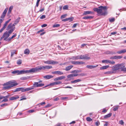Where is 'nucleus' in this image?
<instances>
[{
	"label": "nucleus",
	"mask_w": 126,
	"mask_h": 126,
	"mask_svg": "<svg viewBox=\"0 0 126 126\" xmlns=\"http://www.w3.org/2000/svg\"><path fill=\"white\" fill-rule=\"evenodd\" d=\"M107 9V8L106 6H101L98 7V8H94V10L98 14H101V15L105 16L107 15V14L106 11Z\"/></svg>",
	"instance_id": "nucleus-1"
},
{
	"label": "nucleus",
	"mask_w": 126,
	"mask_h": 126,
	"mask_svg": "<svg viewBox=\"0 0 126 126\" xmlns=\"http://www.w3.org/2000/svg\"><path fill=\"white\" fill-rule=\"evenodd\" d=\"M18 84L16 83L15 80H12L9 81L3 84V86H5L3 89L5 90L9 89L11 87L17 85Z\"/></svg>",
	"instance_id": "nucleus-2"
},
{
	"label": "nucleus",
	"mask_w": 126,
	"mask_h": 126,
	"mask_svg": "<svg viewBox=\"0 0 126 126\" xmlns=\"http://www.w3.org/2000/svg\"><path fill=\"white\" fill-rule=\"evenodd\" d=\"M125 63H123L113 66L112 67V68L113 71H116L120 69L121 71L126 72V67H125Z\"/></svg>",
	"instance_id": "nucleus-3"
},
{
	"label": "nucleus",
	"mask_w": 126,
	"mask_h": 126,
	"mask_svg": "<svg viewBox=\"0 0 126 126\" xmlns=\"http://www.w3.org/2000/svg\"><path fill=\"white\" fill-rule=\"evenodd\" d=\"M39 66L38 67H36L35 68H32L29 70H24V74L30 73H34L37 71L40 70Z\"/></svg>",
	"instance_id": "nucleus-4"
},
{
	"label": "nucleus",
	"mask_w": 126,
	"mask_h": 126,
	"mask_svg": "<svg viewBox=\"0 0 126 126\" xmlns=\"http://www.w3.org/2000/svg\"><path fill=\"white\" fill-rule=\"evenodd\" d=\"M44 62L45 63L48 64H55L58 63V62L53 60L47 61H44Z\"/></svg>",
	"instance_id": "nucleus-5"
},
{
	"label": "nucleus",
	"mask_w": 126,
	"mask_h": 126,
	"mask_svg": "<svg viewBox=\"0 0 126 126\" xmlns=\"http://www.w3.org/2000/svg\"><path fill=\"white\" fill-rule=\"evenodd\" d=\"M11 73L12 74H17V75H19L24 74V71L23 70L20 71L19 70H14L12 71Z\"/></svg>",
	"instance_id": "nucleus-6"
},
{
	"label": "nucleus",
	"mask_w": 126,
	"mask_h": 126,
	"mask_svg": "<svg viewBox=\"0 0 126 126\" xmlns=\"http://www.w3.org/2000/svg\"><path fill=\"white\" fill-rule=\"evenodd\" d=\"M79 59L83 60H86L90 59V58L88 57V55L85 54L84 55H81L79 56Z\"/></svg>",
	"instance_id": "nucleus-7"
},
{
	"label": "nucleus",
	"mask_w": 126,
	"mask_h": 126,
	"mask_svg": "<svg viewBox=\"0 0 126 126\" xmlns=\"http://www.w3.org/2000/svg\"><path fill=\"white\" fill-rule=\"evenodd\" d=\"M52 66H39L40 70H44L45 69H50L52 68Z\"/></svg>",
	"instance_id": "nucleus-8"
},
{
	"label": "nucleus",
	"mask_w": 126,
	"mask_h": 126,
	"mask_svg": "<svg viewBox=\"0 0 126 126\" xmlns=\"http://www.w3.org/2000/svg\"><path fill=\"white\" fill-rule=\"evenodd\" d=\"M3 36L4 37V40L7 41V39L9 36L10 34L7 31H6L4 33Z\"/></svg>",
	"instance_id": "nucleus-9"
},
{
	"label": "nucleus",
	"mask_w": 126,
	"mask_h": 126,
	"mask_svg": "<svg viewBox=\"0 0 126 126\" xmlns=\"http://www.w3.org/2000/svg\"><path fill=\"white\" fill-rule=\"evenodd\" d=\"M102 63H109L112 64H114L115 63V62L113 61H111L108 60H102Z\"/></svg>",
	"instance_id": "nucleus-10"
},
{
	"label": "nucleus",
	"mask_w": 126,
	"mask_h": 126,
	"mask_svg": "<svg viewBox=\"0 0 126 126\" xmlns=\"http://www.w3.org/2000/svg\"><path fill=\"white\" fill-rule=\"evenodd\" d=\"M72 64L75 65H79L80 64H83L85 63L82 61H72L71 62Z\"/></svg>",
	"instance_id": "nucleus-11"
},
{
	"label": "nucleus",
	"mask_w": 126,
	"mask_h": 126,
	"mask_svg": "<svg viewBox=\"0 0 126 126\" xmlns=\"http://www.w3.org/2000/svg\"><path fill=\"white\" fill-rule=\"evenodd\" d=\"M65 78V76H62L55 78L54 79V81H57L59 80H61Z\"/></svg>",
	"instance_id": "nucleus-12"
},
{
	"label": "nucleus",
	"mask_w": 126,
	"mask_h": 126,
	"mask_svg": "<svg viewBox=\"0 0 126 126\" xmlns=\"http://www.w3.org/2000/svg\"><path fill=\"white\" fill-rule=\"evenodd\" d=\"M123 57L122 56H115L110 57V59H121Z\"/></svg>",
	"instance_id": "nucleus-13"
},
{
	"label": "nucleus",
	"mask_w": 126,
	"mask_h": 126,
	"mask_svg": "<svg viewBox=\"0 0 126 126\" xmlns=\"http://www.w3.org/2000/svg\"><path fill=\"white\" fill-rule=\"evenodd\" d=\"M52 73L54 74H55L59 75H62L63 74V73L62 71H57L53 72Z\"/></svg>",
	"instance_id": "nucleus-14"
},
{
	"label": "nucleus",
	"mask_w": 126,
	"mask_h": 126,
	"mask_svg": "<svg viewBox=\"0 0 126 126\" xmlns=\"http://www.w3.org/2000/svg\"><path fill=\"white\" fill-rule=\"evenodd\" d=\"M98 66V65H87L86 66V67L88 69H92L97 67Z\"/></svg>",
	"instance_id": "nucleus-15"
},
{
	"label": "nucleus",
	"mask_w": 126,
	"mask_h": 126,
	"mask_svg": "<svg viewBox=\"0 0 126 126\" xmlns=\"http://www.w3.org/2000/svg\"><path fill=\"white\" fill-rule=\"evenodd\" d=\"M73 66L72 65L68 66L65 67L64 70L66 71H69L73 67Z\"/></svg>",
	"instance_id": "nucleus-16"
},
{
	"label": "nucleus",
	"mask_w": 126,
	"mask_h": 126,
	"mask_svg": "<svg viewBox=\"0 0 126 126\" xmlns=\"http://www.w3.org/2000/svg\"><path fill=\"white\" fill-rule=\"evenodd\" d=\"M16 50L15 49L12 50L11 52V57H12L14 54H17V52H16Z\"/></svg>",
	"instance_id": "nucleus-17"
},
{
	"label": "nucleus",
	"mask_w": 126,
	"mask_h": 126,
	"mask_svg": "<svg viewBox=\"0 0 126 126\" xmlns=\"http://www.w3.org/2000/svg\"><path fill=\"white\" fill-rule=\"evenodd\" d=\"M19 97L18 95L15 96H12L10 98L9 100L12 101L16 100Z\"/></svg>",
	"instance_id": "nucleus-18"
},
{
	"label": "nucleus",
	"mask_w": 126,
	"mask_h": 126,
	"mask_svg": "<svg viewBox=\"0 0 126 126\" xmlns=\"http://www.w3.org/2000/svg\"><path fill=\"white\" fill-rule=\"evenodd\" d=\"M53 76L52 75H47L44 76L43 78L47 79H49L53 78Z\"/></svg>",
	"instance_id": "nucleus-19"
},
{
	"label": "nucleus",
	"mask_w": 126,
	"mask_h": 126,
	"mask_svg": "<svg viewBox=\"0 0 126 126\" xmlns=\"http://www.w3.org/2000/svg\"><path fill=\"white\" fill-rule=\"evenodd\" d=\"M93 12L90 11H86L84 12L83 14V15H86L88 14H92Z\"/></svg>",
	"instance_id": "nucleus-20"
},
{
	"label": "nucleus",
	"mask_w": 126,
	"mask_h": 126,
	"mask_svg": "<svg viewBox=\"0 0 126 126\" xmlns=\"http://www.w3.org/2000/svg\"><path fill=\"white\" fill-rule=\"evenodd\" d=\"M126 52V49H124L123 50L118 51L117 52V53L119 54H121L125 53Z\"/></svg>",
	"instance_id": "nucleus-21"
},
{
	"label": "nucleus",
	"mask_w": 126,
	"mask_h": 126,
	"mask_svg": "<svg viewBox=\"0 0 126 126\" xmlns=\"http://www.w3.org/2000/svg\"><path fill=\"white\" fill-rule=\"evenodd\" d=\"M112 113H109L108 114L104 116L103 119H106L107 118H108L110 117Z\"/></svg>",
	"instance_id": "nucleus-22"
},
{
	"label": "nucleus",
	"mask_w": 126,
	"mask_h": 126,
	"mask_svg": "<svg viewBox=\"0 0 126 126\" xmlns=\"http://www.w3.org/2000/svg\"><path fill=\"white\" fill-rule=\"evenodd\" d=\"M81 81V80L80 79H76L74 81H71V83H75L79 82L80 81Z\"/></svg>",
	"instance_id": "nucleus-23"
},
{
	"label": "nucleus",
	"mask_w": 126,
	"mask_h": 126,
	"mask_svg": "<svg viewBox=\"0 0 126 126\" xmlns=\"http://www.w3.org/2000/svg\"><path fill=\"white\" fill-rule=\"evenodd\" d=\"M109 65L104 66L101 67L100 68V70L105 69H106L109 67Z\"/></svg>",
	"instance_id": "nucleus-24"
},
{
	"label": "nucleus",
	"mask_w": 126,
	"mask_h": 126,
	"mask_svg": "<svg viewBox=\"0 0 126 126\" xmlns=\"http://www.w3.org/2000/svg\"><path fill=\"white\" fill-rule=\"evenodd\" d=\"M93 17L92 16H85L82 18L83 19H91L93 18Z\"/></svg>",
	"instance_id": "nucleus-25"
},
{
	"label": "nucleus",
	"mask_w": 126,
	"mask_h": 126,
	"mask_svg": "<svg viewBox=\"0 0 126 126\" xmlns=\"http://www.w3.org/2000/svg\"><path fill=\"white\" fill-rule=\"evenodd\" d=\"M30 53V51L28 49H26L24 51V53L26 54H28Z\"/></svg>",
	"instance_id": "nucleus-26"
},
{
	"label": "nucleus",
	"mask_w": 126,
	"mask_h": 126,
	"mask_svg": "<svg viewBox=\"0 0 126 126\" xmlns=\"http://www.w3.org/2000/svg\"><path fill=\"white\" fill-rule=\"evenodd\" d=\"M71 59L72 60H78L79 59V56H73L72 57Z\"/></svg>",
	"instance_id": "nucleus-27"
},
{
	"label": "nucleus",
	"mask_w": 126,
	"mask_h": 126,
	"mask_svg": "<svg viewBox=\"0 0 126 126\" xmlns=\"http://www.w3.org/2000/svg\"><path fill=\"white\" fill-rule=\"evenodd\" d=\"M30 78V77H23L20 78L21 80H26Z\"/></svg>",
	"instance_id": "nucleus-28"
},
{
	"label": "nucleus",
	"mask_w": 126,
	"mask_h": 126,
	"mask_svg": "<svg viewBox=\"0 0 126 126\" xmlns=\"http://www.w3.org/2000/svg\"><path fill=\"white\" fill-rule=\"evenodd\" d=\"M12 27V23H11L8 25L7 28V30H8L9 29H11Z\"/></svg>",
	"instance_id": "nucleus-29"
},
{
	"label": "nucleus",
	"mask_w": 126,
	"mask_h": 126,
	"mask_svg": "<svg viewBox=\"0 0 126 126\" xmlns=\"http://www.w3.org/2000/svg\"><path fill=\"white\" fill-rule=\"evenodd\" d=\"M15 27H14V28H13L12 29H11L8 32V33H9V34H10L13 31H14L15 30Z\"/></svg>",
	"instance_id": "nucleus-30"
},
{
	"label": "nucleus",
	"mask_w": 126,
	"mask_h": 126,
	"mask_svg": "<svg viewBox=\"0 0 126 126\" xmlns=\"http://www.w3.org/2000/svg\"><path fill=\"white\" fill-rule=\"evenodd\" d=\"M33 87L28 88L25 89V91H29L30 90L33 89Z\"/></svg>",
	"instance_id": "nucleus-31"
},
{
	"label": "nucleus",
	"mask_w": 126,
	"mask_h": 126,
	"mask_svg": "<svg viewBox=\"0 0 126 126\" xmlns=\"http://www.w3.org/2000/svg\"><path fill=\"white\" fill-rule=\"evenodd\" d=\"M80 71L79 70H76L72 71L71 72V73H78L80 72Z\"/></svg>",
	"instance_id": "nucleus-32"
},
{
	"label": "nucleus",
	"mask_w": 126,
	"mask_h": 126,
	"mask_svg": "<svg viewBox=\"0 0 126 126\" xmlns=\"http://www.w3.org/2000/svg\"><path fill=\"white\" fill-rule=\"evenodd\" d=\"M54 85H55L54 82H53L52 83H51L48 84L46 86H45L44 87H46L48 86H52Z\"/></svg>",
	"instance_id": "nucleus-33"
},
{
	"label": "nucleus",
	"mask_w": 126,
	"mask_h": 126,
	"mask_svg": "<svg viewBox=\"0 0 126 126\" xmlns=\"http://www.w3.org/2000/svg\"><path fill=\"white\" fill-rule=\"evenodd\" d=\"M60 25L59 24H55L53 25V27L54 28V27H58L60 26Z\"/></svg>",
	"instance_id": "nucleus-34"
},
{
	"label": "nucleus",
	"mask_w": 126,
	"mask_h": 126,
	"mask_svg": "<svg viewBox=\"0 0 126 126\" xmlns=\"http://www.w3.org/2000/svg\"><path fill=\"white\" fill-rule=\"evenodd\" d=\"M20 19V17H18L16 20L15 22L17 24L19 22V21Z\"/></svg>",
	"instance_id": "nucleus-35"
},
{
	"label": "nucleus",
	"mask_w": 126,
	"mask_h": 126,
	"mask_svg": "<svg viewBox=\"0 0 126 126\" xmlns=\"http://www.w3.org/2000/svg\"><path fill=\"white\" fill-rule=\"evenodd\" d=\"M38 82H34L33 84V86L35 87H38L37 85H38Z\"/></svg>",
	"instance_id": "nucleus-36"
},
{
	"label": "nucleus",
	"mask_w": 126,
	"mask_h": 126,
	"mask_svg": "<svg viewBox=\"0 0 126 126\" xmlns=\"http://www.w3.org/2000/svg\"><path fill=\"white\" fill-rule=\"evenodd\" d=\"M20 88H16L14 90L13 92H15L20 91Z\"/></svg>",
	"instance_id": "nucleus-37"
},
{
	"label": "nucleus",
	"mask_w": 126,
	"mask_h": 126,
	"mask_svg": "<svg viewBox=\"0 0 126 126\" xmlns=\"http://www.w3.org/2000/svg\"><path fill=\"white\" fill-rule=\"evenodd\" d=\"M11 20V19H9L8 20L5 22V23L4 24V25H5V26H6L7 24Z\"/></svg>",
	"instance_id": "nucleus-38"
},
{
	"label": "nucleus",
	"mask_w": 126,
	"mask_h": 126,
	"mask_svg": "<svg viewBox=\"0 0 126 126\" xmlns=\"http://www.w3.org/2000/svg\"><path fill=\"white\" fill-rule=\"evenodd\" d=\"M109 20L110 22H113L115 20V18H110L109 19Z\"/></svg>",
	"instance_id": "nucleus-39"
},
{
	"label": "nucleus",
	"mask_w": 126,
	"mask_h": 126,
	"mask_svg": "<svg viewBox=\"0 0 126 126\" xmlns=\"http://www.w3.org/2000/svg\"><path fill=\"white\" fill-rule=\"evenodd\" d=\"M22 60H18L17 61V63L18 64H20L22 63Z\"/></svg>",
	"instance_id": "nucleus-40"
},
{
	"label": "nucleus",
	"mask_w": 126,
	"mask_h": 126,
	"mask_svg": "<svg viewBox=\"0 0 126 126\" xmlns=\"http://www.w3.org/2000/svg\"><path fill=\"white\" fill-rule=\"evenodd\" d=\"M55 85H58L61 84L62 83V82L60 81H57L54 82Z\"/></svg>",
	"instance_id": "nucleus-41"
},
{
	"label": "nucleus",
	"mask_w": 126,
	"mask_h": 126,
	"mask_svg": "<svg viewBox=\"0 0 126 126\" xmlns=\"http://www.w3.org/2000/svg\"><path fill=\"white\" fill-rule=\"evenodd\" d=\"M8 8H6L4 10L2 13L6 15L8 10Z\"/></svg>",
	"instance_id": "nucleus-42"
},
{
	"label": "nucleus",
	"mask_w": 126,
	"mask_h": 126,
	"mask_svg": "<svg viewBox=\"0 0 126 126\" xmlns=\"http://www.w3.org/2000/svg\"><path fill=\"white\" fill-rule=\"evenodd\" d=\"M86 120L87 121H92V119L90 117H88L86 118Z\"/></svg>",
	"instance_id": "nucleus-43"
},
{
	"label": "nucleus",
	"mask_w": 126,
	"mask_h": 126,
	"mask_svg": "<svg viewBox=\"0 0 126 126\" xmlns=\"http://www.w3.org/2000/svg\"><path fill=\"white\" fill-rule=\"evenodd\" d=\"M68 6L67 5H64L63 7V9L64 10H67Z\"/></svg>",
	"instance_id": "nucleus-44"
},
{
	"label": "nucleus",
	"mask_w": 126,
	"mask_h": 126,
	"mask_svg": "<svg viewBox=\"0 0 126 126\" xmlns=\"http://www.w3.org/2000/svg\"><path fill=\"white\" fill-rule=\"evenodd\" d=\"M5 15H6L2 13L0 17V18H1V19H4V18L5 17Z\"/></svg>",
	"instance_id": "nucleus-45"
},
{
	"label": "nucleus",
	"mask_w": 126,
	"mask_h": 126,
	"mask_svg": "<svg viewBox=\"0 0 126 126\" xmlns=\"http://www.w3.org/2000/svg\"><path fill=\"white\" fill-rule=\"evenodd\" d=\"M119 123L120 124L122 125H123L124 123L123 120H121L119 122Z\"/></svg>",
	"instance_id": "nucleus-46"
},
{
	"label": "nucleus",
	"mask_w": 126,
	"mask_h": 126,
	"mask_svg": "<svg viewBox=\"0 0 126 126\" xmlns=\"http://www.w3.org/2000/svg\"><path fill=\"white\" fill-rule=\"evenodd\" d=\"M4 99L2 101V102H6L8 101V99L6 97L3 98Z\"/></svg>",
	"instance_id": "nucleus-47"
},
{
	"label": "nucleus",
	"mask_w": 126,
	"mask_h": 126,
	"mask_svg": "<svg viewBox=\"0 0 126 126\" xmlns=\"http://www.w3.org/2000/svg\"><path fill=\"white\" fill-rule=\"evenodd\" d=\"M116 53L113 51H110V53H109V54L113 55L115 54H116Z\"/></svg>",
	"instance_id": "nucleus-48"
},
{
	"label": "nucleus",
	"mask_w": 126,
	"mask_h": 126,
	"mask_svg": "<svg viewBox=\"0 0 126 126\" xmlns=\"http://www.w3.org/2000/svg\"><path fill=\"white\" fill-rule=\"evenodd\" d=\"M20 91H21L22 92H25V89L24 88H20Z\"/></svg>",
	"instance_id": "nucleus-49"
},
{
	"label": "nucleus",
	"mask_w": 126,
	"mask_h": 126,
	"mask_svg": "<svg viewBox=\"0 0 126 126\" xmlns=\"http://www.w3.org/2000/svg\"><path fill=\"white\" fill-rule=\"evenodd\" d=\"M46 18V16L45 15H43L40 17V18L41 19H44Z\"/></svg>",
	"instance_id": "nucleus-50"
},
{
	"label": "nucleus",
	"mask_w": 126,
	"mask_h": 126,
	"mask_svg": "<svg viewBox=\"0 0 126 126\" xmlns=\"http://www.w3.org/2000/svg\"><path fill=\"white\" fill-rule=\"evenodd\" d=\"M44 84L43 83H39V84L38 85H37L38 87H42L44 86Z\"/></svg>",
	"instance_id": "nucleus-51"
},
{
	"label": "nucleus",
	"mask_w": 126,
	"mask_h": 126,
	"mask_svg": "<svg viewBox=\"0 0 126 126\" xmlns=\"http://www.w3.org/2000/svg\"><path fill=\"white\" fill-rule=\"evenodd\" d=\"M72 77H73V74L69 75L67 76V77L68 78H70Z\"/></svg>",
	"instance_id": "nucleus-52"
},
{
	"label": "nucleus",
	"mask_w": 126,
	"mask_h": 126,
	"mask_svg": "<svg viewBox=\"0 0 126 126\" xmlns=\"http://www.w3.org/2000/svg\"><path fill=\"white\" fill-rule=\"evenodd\" d=\"M13 6L12 5L9 8L8 10L11 11L13 8Z\"/></svg>",
	"instance_id": "nucleus-53"
},
{
	"label": "nucleus",
	"mask_w": 126,
	"mask_h": 126,
	"mask_svg": "<svg viewBox=\"0 0 126 126\" xmlns=\"http://www.w3.org/2000/svg\"><path fill=\"white\" fill-rule=\"evenodd\" d=\"M69 19H70V18H65V19H64L63 20H62V21H67Z\"/></svg>",
	"instance_id": "nucleus-54"
},
{
	"label": "nucleus",
	"mask_w": 126,
	"mask_h": 126,
	"mask_svg": "<svg viewBox=\"0 0 126 126\" xmlns=\"http://www.w3.org/2000/svg\"><path fill=\"white\" fill-rule=\"evenodd\" d=\"M51 106V105L49 104H48L46 106H45V108H47Z\"/></svg>",
	"instance_id": "nucleus-55"
},
{
	"label": "nucleus",
	"mask_w": 126,
	"mask_h": 126,
	"mask_svg": "<svg viewBox=\"0 0 126 126\" xmlns=\"http://www.w3.org/2000/svg\"><path fill=\"white\" fill-rule=\"evenodd\" d=\"M7 104L5 103L1 105L0 106L1 107H2L5 106H7Z\"/></svg>",
	"instance_id": "nucleus-56"
},
{
	"label": "nucleus",
	"mask_w": 126,
	"mask_h": 126,
	"mask_svg": "<svg viewBox=\"0 0 126 126\" xmlns=\"http://www.w3.org/2000/svg\"><path fill=\"white\" fill-rule=\"evenodd\" d=\"M47 24H44L41 25V27L42 28L46 27L47 26Z\"/></svg>",
	"instance_id": "nucleus-57"
},
{
	"label": "nucleus",
	"mask_w": 126,
	"mask_h": 126,
	"mask_svg": "<svg viewBox=\"0 0 126 126\" xmlns=\"http://www.w3.org/2000/svg\"><path fill=\"white\" fill-rule=\"evenodd\" d=\"M4 20L3 19H0V27L1 26V23L3 22V21Z\"/></svg>",
	"instance_id": "nucleus-58"
},
{
	"label": "nucleus",
	"mask_w": 126,
	"mask_h": 126,
	"mask_svg": "<svg viewBox=\"0 0 126 126\" xmlns=\"http://www.w3.org/2000/svg\"><path fill=\"white\" fill-rule=\"evenodd\" d=\"M17 34L16 33L15 34L13 35L12 37H11V39H13V38L15 37L16 36Z\"/></svg>",
	"instance_id": "nucleus-59"
},
{
	"label": "nucleus",
	"mask_w": 126,
	"mask_h": 126,
	"mask_svg": "<svg viewBox=\"0 0 126 126\" xmlns=\"http://www.w3.org/2000/svg\"><path fill=\"white\" fill-rule=\"evenodd\" d=\"M100 124V123L99 122L97 121L95 122V125L97 126H98Z\"/></svg>",
	"instance_id": "nucleus-60"
},
{
	"label": "nucleus",
	"mask_w": 126,
	"mask_h": 126,
	"mask_svg": "<svg viewBox=\"0 0 126 126\" xmlns=\"http://www.w3.org/2000/svg\"><path fill=\"white\" fill-rule=\"evenodd\" d=\"M118 109V108L117 107H116L114 108V109H113V110L114 111H116Z\"/></svg>",
	"instance_id": "nucleus-61"
},
{
	"label": "nucleus",
	"mask_w": 126,
	"mask_h": 126,
	"mask_svg": "<svg viewBox=\"0 0 126 126\" xmlns=\"http://www.w3.org/2000/svg\"><path fill=\"white\" fill-rule=\"evenodd\" d=\"M105 123L104 124V126H107L108 125V122H105Z\"/></svg>",
	"instance_id": "nucleus-62"
},
{
	"label": "nucleus",
	"mask_w": 126,
	"mask_h": 126,
	"mask_svg": "<svg viewBox=\"0 0 126 126\" xmlns=\"http://www.w3.org/2000/svg\"><path fill=\"white\" fill-rule=\"evenodd\" d=\"M44 10V7L43 8H42L41 9H40L39 11V12H42Z\"/></svg>",
	"instance_id": "nucleus-63"
},
{
	"label": "nucleus",
	"mask_w": 126,
	"mask_h": 126,
	"mask_svg": "<svg viewBox=\"0 0 126 126\" xmlns=\"http://www.w3.org/2000/svg\"><path fill=\"white\" fill-rule=\"evenodd\" d=\"M44 31V30L43 29H41V30H40L38 31L37 32V33H38L40 32H42Z\"/></svg>",
	"instance_id": "nucleus-64"
}]
</instances>
